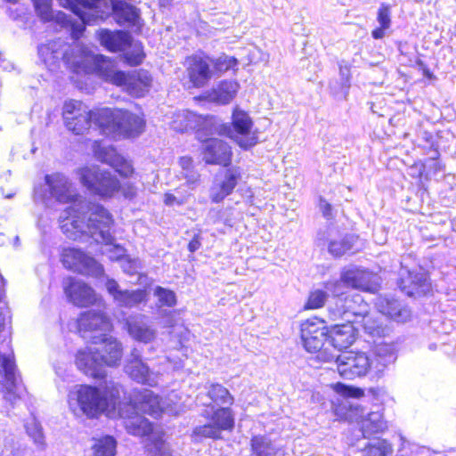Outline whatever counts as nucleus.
I'll use <instances>...</instances> for the list:
<instances>
[{
	"mask_svg": "<svg viewBox=\"0 0 456 456\" xmlns=\"http://www.w3.org/2000/svg\"><path fill=\"white\" fill-rule=\"evenodd\" d=\"M77 328L81 336L98 333L86 349L77 351V367L95 380H105L108 369L114 365V340L106 333L112 329L110 319L102 312L86 311L77 318Z\"/></svg>",
	"mask_w": 456,
	"mask_h": 456,
	"instance_id": "1",
	"label": "nucleus"
},
{
	"mask_svg": "<svg viewBox=\"0 0 456 456\" xmlns=\"http://www.w3.org/2000/svg\"><path fill=\"white\" fill-rule=\"evenodd\" d=\"M76 401L82 412L89 419L109 416L112 400L111 390L105 387L102 392L96 387L81 385L75 393Z\"/></svg>",
	"mask_w": 456,
	"mask_h": 456,
	"instance_id": "2",
	"label": "nucleus"
},
{
	"mask_svg": "<svg viewBox=\"0 0 456 456\" xmlns=\"http://www.w3.org/2000/svg\"><path fill=\"white\" fill-rule=\"evenodd\" d=\"M253 121L249 115L238 108L234 109L232 122L220 126V134L233 140L240 148L248 150L257 143V137L251 133Z\"/></svg>",
	"mask_w": 456,
	"mask_h": 456,
	"instance_id": "3",
	"label": "nucleus"
},
{
	"mask_svg": "<svg viewBox=\"0 0 456 456\" xmlns=\"http://www.w3.org/2000/svg\"><path fill=\"white\" fill-rule=\"evenodd\" d=\"M113 63L102 54L94 55L82 51L78 59L72 62L69 69L77 75L96 74L106 81L114 80Z\"/></svg>",
	"mask_w": 456,
	"mask_h": 456,
	"instance_id": "4",
	"label": "nucleus"
},
{
	"mask_svg": "<svg viewBox=\"0 0 456 456\" xmlns=\"http://www.w3.org/2000/svg\"><path fill=\"white\" fill-rule=\"evenodd\" d=\"M145 57L144 47L140 40L134 39L129 32L116 29V61L135 67L142 64Z\"/></svg>",
	"mask_w": 456,
	"mask_h": 456,
	"instance_id": "5",
	"label": "nucleus"
},
{
	"mask_svg": "<svg viewBox=\"0 0 456 456\" xmlns=\"http://www.w3.org/2000/svg\"><path fill=\"white\" fill-rule=\"evenodd\" d=\"M59 4L70 10L83 23L90 17L104 19L110 11H114L113 0H57Z\"/></svg>",
	"mask_w": 456,
	"mask_h": 456,
	"instance_id": "6",
	"label": "nucleus"
},
{
	"mask_svg": "<svg viewBox=\"0 0 456 456\" xmlns=\"http://www.w3.org/2000/svg\"><path fill=\"white\" fill-rule=\"evenodd\" d=\"M62 118L67 129L75 134H85L90 130L91 110H88L81 101H66L63 104Z\"/></svg>",
	"mask_w": 456,
	"mask_h": 456,
	"instance_id": "7",
	"label": "nucleus"
},
{
	"mask_svg": "<svg viewBox=\"0 0 456 456\" xmlns=\"http://www.w3.org/2000/svg\"><path fill=\"white\" fill-rule=\"evenodd\" d=\"M339 375L345 379H354L373 372L370 358L365 353L345 352L336 359Z\"/></svg>",
	"mask_w": 456,
	"mask_h": 456,
	"instance_id": "8",
	"label": "nucleus"
},
{
	"mask_svg": "<svg viewBox=\"0 0 456 456\" xmlns=\"http://www.w3.org/2000/svg\"><path fill=\"white\" fill-rule=\"evenodd\" d=\"M152 81L151 74L144 69L133 71L116 69V86H122L125 92L135 98L145 96L151 88Z\"/></svg>",
	"mask_w": 456,
	"mask_h": 456,
	"instance_id": "9",
	"label": "nucleus"
},
{
	"mask_svg": "<svg viewBox=\"0 0 456 456\" xmlns=\"http://www.w3.org/2000/svg\"><path fill=\"white\" fill-rule=\"evenodd\" d=\"M397 285L402 292L412 297L425 296L431 290L428 275L421 268L410 270L402 266L398 274Z\"/></svg>",
	"mask_w": 456,
	"mask_h": 456,
	"instance_id": "10",
	"label": "nucleus"
},
{
	"mask_svg": "<svg viewBox=\"0 0 456 456\" xmlns=\"http://www.w3.org/2000/svg\"><path fill=\"white\" fill-rule=\"evenodd\" d=\"M134 173L131 162L116 152V174L122 177V180L116 178V200H122L127 204L134 201L138 195V188L135 182L132 181Z\"/></svg>",
	"mask_w": 456,
	"mask_h": 456,
	"instance_id": "11",
	"label": "nucleus"
},
{
	"mask_svg": "<svg viewBox=\"0 0 456 456\" xmlns=\"http://www.w3.org/2000/svg\"><path fill=\"white\" fill-rule=\"evenodd\" d=\"M81 183L94 194L110 197L114 190V181L109 171L99 167H85L79 169Z\"/></svg>",
	"mask_w": 456,
	"mask_h": 456,
	"instance_id": "12",
	"label": "nucleus"
},
{
	"mask_svg": "<svg viewBox=\"0 0 456 456\" xmlns=\"http://www.w3.org/2000/svg\"><path fill=\"white\" fill-rule=\"evenodd\" d=\"M184 67L189 82L194 88L206 86L213 78L211 56L207 54H192L184 61Z\"/></svg>",
	"mask_w": 456,
	"mask_h": 456,
	"instance_id": "13",
	"label": "nucleus"
},
{
	"mask_svg": "<svg viewBox=\"0 0 456 456\" xmlns=\"http://www.w3.org/2000/svg\"><path fill=\"white\" fill-rule=\"evenodd\" d=\"M134 0H116V24L126 32L141 35L145 25L141 9L132 4Z\"/></svg>",
	"mask_w": 456,
	"mask_h": 456,
	"instance_id": "14",
	"label": "nucleus"
},
{
	"mask_svg": "<svg viewBox=\"0 0 456 456\" xmlns=\"http://www.w3.org/2000/svg\"><path fill=\"white\" fill-rule=\"evenodd\" d=\"M300 331L303 345L308 352H317L329 342V328L317 317L305 321Z\"/></svg>",
	"mask_w": 456,
	"mask_h": 456,
	"instance_id": "15",
	"label": "nucleus"
},
{
	"mask_svg": "<svg viewBox=\"0 0 456 456\" xmlns=\"http://www.w3.org/2000/svg\"><path fill=\"white\" fill-rule=\"evenodd\" d=\"M146 120L142 114L116 108V136L134 139L144 132Z\"/></svg>",
	"mask_w": 456,
	"mask_h": 456,
	"instance_id": "16",
	"label": "nucleus"
},
{
	"mask_svg": "<svg viewBox=\"0 0 456 456\" xmlns=\"http://www.w3.org/2000/svg\"><path fill=\"white\" fill-rule=\"evenodd\" d=\"M240 179L239 167H230L219 172L209 190V197L212 202L219 203L232 194Z\"/></svg>",
	"mask_w": 456,
	"mask_h": 456,
	"instance_id": "17",
	"label": "nucleus"
},
{
	"mask_svg": "<svg viewBox=\"0 0 456 456\" xmlns=\"http://www.w3.org/2000/svg\"><path fill=\"white\" fill-rule=\"evenodd\" d=\"M346 310L344 314L347 315L352 314L356 317L363 318V328L365 331L372 337H381L384 333L382 326L372 322L370 317L367 316L369 311V305L364 302L362 297L360 294H354L352 297H346L345 298Z\"/></svg>",
	"mask_w": 456,
	"mask_h": 456,
	"instance_id": "18",
	"label": "nucleus"
},
{
	"mask_svg": "<svg viewBox=\"0 0 456 456\" xmlns=\"http://www.w3.org/2000/svg\"><path fill=\"white\" fill-rule=\"evenodd\" d=\"M61 261L66 269L86 275L90 274L97 265L94 257L74 248H64L61 255Z\"/></svg>",
	"mask_w": 456,
	"mask_h": 456,
	"instance_id": "19",
	"label": "nucleus"
},
{
	"mask_svg": "<svg viewBox=\"0 0 456 456\" xmlns=\"http://www.w3.org/2000/svg\"><path fill=\"white\" fill-rule=\"evenodd\" d=\"M231 146L218 138H209L203 144V159L208 164L228 167L232 161Z\"/></svg>",
	"mask_w": 456,
	"mask_h": 456,
	"instance_id": "20",
	"label": "nucleus"
},
{
	"mask_svg": "<svg viewBox=\"0 0 456 456\" xmlns=\"http://www.w3.org/2000/svg\"><path fill=\"white\" fill-rule=\"evenodd\" d=\"M64 292L69 300L77 307H87L97 302L94 290L86 282L73 278H69Z\"/></svg>",
	"mask_w": 456,
	"mask_h": 456,
	"instance_id": "21",
	"label": "nucleus"
},
{
	"mask_svg": "<svg viewBox=\"0 0 456 456\" xmlns=\"http://www.w3.org/2000/svg\"><path fill=\"white\" fill-rule=\"evenodd\" d=\"M160 397L155 395L150 389H142L134 393V396L131 399V404L136 412L148 414L154 419H158L162 414V407L160 405Z\"/></svg>",
	"mask_w": 456,
	"mask_h": 456,
	"instance_id": "22",
	"label": "nucleus"
},
{
	"mask_svg": "<svg viewBox=\"0 0 456 456\" xmlns=\"http://www.w3.org/2000/svg\"><path fill=\"white\" fill-rule=\"evenodd\" d=\"M367 275V272L360 268H346L341 272L340 279L333 284L332 292L336 296L343 295L342 287L368 290Z\"/></svg>",
	"mask_w": 456,
	"mask_h": 456,
	"instance_id": "23",
	"label": "nucleus"
},
{
	"mask_svg": "<svg viewBox=\"0 0 456 456\" xmlns=\"http://www.w3.org/2000/svg\"><path fill=\"white\" fill-rule=\"evenodd\" d=\"M375 305L379 313L396 322H406L411 311L392 295H380L376 298Z\"/></svg>",
	"mask_w": 456,
	"mask_h": 456,
	"instance_id": "24",
	"label": "nucleus"
},
{
	"mask_svg": "<svg viewBox=\"0 0 456 456\" xmlns=\"http://www.w3.org/2000/svg\"><path fill=\"white\" fill-rule=\"evenodd\" d=\"M355 339V330L351 321L341 325H335L329 329V342L334 348L342 351L348 348Z\"/></svg>",
	"mask_w": 456,
	"mask_h": 456,
	"instance_id": "25",
	"label": "nucleus"
},
{
	"mask_svg": "<svg viewBox=\"0 0 456 456\" xmlns=\"http://www.w3.org/2000/svg\"><path fill=\"white\" fill-rule=\"evenodd\" d=\"M396 354L395 346L388 343H379L373 348V358L370 362L373 372L376 376H380L385 369L395 362Z\"/></svg>",
	"mask_w": 456,
	"mask_h": 456,
	"instance_id": "26",
	"label": "nucleus"
},
{
	"mask_svg": "<svg viewBox=\"0 0 456 456\" xmlns=\"http://www.w3.org/2000/svg\"><path fill=\"white\" fill-rule=\"evenodd\" d=\"M110 223V216L104 209L100 208L88 216L86 222L87 232L92 237L99 235L103 241L110 243L109 229H106L109 228Z\"/></svg>",
	"mask_w": 456,
	"mask_h": 456,
	"instance_id": "27",
	"label": "nucleus"
},
{
	"mask_svg": "<svg viewBox=\"0 0 456 456\" xmlns=\"http://www.w3.org/2000/svg\"><path fill=\"white\" fill-rule=\"evenodd\" d=\"M211 410V413L204 411L202 416L208 419L221 434L224 431L232 432L234 429L235 414L231 407H217Z\"/></svg>",
	"mask_w": 456,
	"mask_h": 456,
	"instance_id": "28",
	"label": "nucleus"
},
{
	"mask_svg": "<svg viewBox=\"0 0 456 456\" xmlns=\"http://www.w3.org/2000/svg\"><path fill=\"white\" fill-rule=\"evenodd\" d=\"M202 116L197 115L195 112L183 110L174 113L170 126L173 130L184 133L189 130H200L203 124Z\"/></svg>",
	"mask_w": 456,
	"mask_h": 456,
	"instance_id": "29",
	"label": "nucleus"
},
{
	"mask_svg": "<svg viewBox=\"0 0 456 456\" xmlns=\"http://www.w3.org/2000/svg\"><path fill=\"white\" fill-rule=\"evenodd\" d=\"M358 425L360 426L358 433L361 434L362 439H370L371 436L383 433L387 428V422L379 411L368 413Z\"/></svg>",
	"mask_w": 456,
	"mask_h": 456,
	"instance_id": "30",
	"label": "nucleus"
},
{
	"mask_svg": "<svg viewBox=\"0 0 456 456\" xmlns=\"http://www.w3.org/2000/svg\"><path fill=\"white\" fill-rule=\"evenodd\" d=\"M209 402H202V404L216 409L217 407L231 406L234 403V398L229 390L221 384H211L207 393Z\"/></svg>",
	"mask_w": 456,
	"mask_h": 456,
	"instance_id": "31",
	"label": "nucleus"
},
{
	"mask_svg": "<svg viewBox=\"0 0 456 456\" xmlns=\"http://www.w3.org/2000/svg\"><path fill=\"white\" fill-rule=\"evenodd\" d=\"M239 87L236 81L223 80L216 88L208 92V99L218 104H227L235 97Z\"/></svg>",
	"mask_w": 456,
	"mask_h": 456,
	"instance_id": "32",
	"label": "nucleus"
},
{
	"mask_svg": "<svg viewBox=\"0 0 456 456\" xmlns=\"http://www.w3.org/2000/svg\"><path fill=\"white\" fill-rule=\"evenodd\" d=\"M125 371L137 383L154 387L157 380L149 367L142 361H127Z\"/></svg>",
	"mask_w": 456,
	"mask_h": 456,
	"instance_id": "33",
	"label": "nucleus"
},
{
	"mask_svg": "<svg viewBox=\"0 0 456 456\" xmlns=\"http://www.w3.org/2000/svg\"><path fill=\"white\" fill-rule=\"evenodd\" d=\"M354 445L362 451V456H388L393 452L391 444L385 439H358Z\"/></svg>",
	"mask_w": 456,
	"mask_h": 456,
	"instance_id": "34",
	"label": "nucleus"
},
{
	"mask_svg": "<svg viewBox=\"0 0 456 456\" xmlns=\"http://www.w3.org/2000/svg\"><path fill=\"white\" fill-rule=\"evenodd\" d=\"M92 122L100 129L101 134H107L114 127V111L107 107H96L91 110Z\"/></svg>",
	"mask_w": 456,
	"mask_h": 456,
	"instance_id": "35",
	"label": "nucleus"
},
{
	"mask_svg": "<svg viewBox=\"0 0 456 456\" xmlns=\"http://www.w3.org/2000/svg\"><path fill=\"white\" fill-rule=\"evenodd\" d=\"M358 237L354 234H346L338 239H332L328 245L329 253L334 257H340L354 250Z\"/></svg>",
	"mask_w": 456,
	"mask_h": 456,
	"instance_id": "36",
	"label": "nucleus"
},
{
	"mask_svg": "<svg viewBox=\"0 0 456 456\" xmlns=\"http://www.w3.org/2000/svg\"><path fill=\"white\" fill-rule=\"evenodd\" d=\"M251 456H276L279 448L266 436H254L250 441Z\"/></svg>",
	"mask_w": 456,
	"mask_h": 456,
	"instance_id": "37",
	"label": "nucleus"
},
{
	"mask_svg": "<svg viewBox=\"0 0 456 456\" xmlns=\"http://www.w3.org/2000/svg\"><path fill=\"white\" fill-rule=\"evenodd\" d=\"M391 15L390 4L382 3L377 12V21L379 27L371 31V37L374 39H382L385 37L386 31L391 27Z\"/></svg>",
	"mask_w": 456,
	"mask_h": 456,
	"instance_id": "38",
	"label": "nucleus"
},
{
	"mask_svg": "<svg viewBox=\"0 0 456 456\" xmlns=\"http://www.w3.org/2000/svg\"><path fill=\"white\" fill-rule=\"evenodd\" d=\"M126 326L129 335L137 341L149 343L156 336L155 330L142 322L127 321Z\"/></svg>",
	"mask_w": 456,
	"mask_h": 456,
	"instance_id": "39",
	"label": "nucleus"
},
{
	"mask_svg": "<svg viewBox=\"0 0 456 456\" xmlns=\"http://www.w3.org/2000/svg\"><path fill=\"white\" fill-rule=\"evenodd\" d=\"M191 439L194 443H201L204 439L220 440L222 434L210 422L196 426L191 432Z\"/></svg>",
	"mask_w": 456,
	"mask_h": 456,
	"instance_id": "40",
	"label": "nucleus"
},
{
	"mask_svg": "<svg viewBox=\"0 0 456 456\" xmlns=\"http://www.w3.org/2000/svg\"><path fill=\"white\" fill-rule=\"evenodd\" d=\"M124 248L116 243V262H118L123 272L130 276L139 273L142 269L141 262L138 258H132L129 256L121 257Z\"/></svg>",
	"mask_w": 456,
	"mask_h": 456,
	"instance_id": "41",
	"label": "nucleus"
},
{
	"mask_svg": "<svg viewBox=\"0 0 456 456\" xmlns=\"http://www.w3.org/2000/svg\"><path fill=\"white\" fill-rule=\"evenodd\" d=\"M144 300L145 292L143 290L121 291L116 283V302H119L128 307H133L138 305Z\"/></svg>",
	"mask_w": 456,
	"mask_h": 456,
	"instance_id": "42",
	"label": "nucleus"
},
{
	"mask_svg": "<svg viewBox=\"0 0 456 456\" xmlns=\"http://www.w3.org/2000/svg\"><path fill=\"white\" fill-rule=\"evenodd\" d=\"M237 66L238 60L235 57L228 56L224 53L216 58L211 57L213 77L215 75L220 76L230 69H235Z\"/></svg>",
	"mask_w": 456,
	"mask_h": 456,
	"instance_id": "43",
	"label": "nucleus"
},
{
	"mask_svg": "<svg viewBox=\"0 0 456 456\" xmlns=\"http://www.w3.org/2000/svg\"><path fill=\"white\" fill-rule=\"evenodd\" d=\"M126 428L128 433L137 436H146L152 433V423L144 417H138L131 419Z\"/></svg>",
	"mask_w": 456,
	"mask_h": 456,
	"instance_id": "44",
	"label": "nucleus"
},
{
	"mask_svg": "<svg viewBox=\"0 0 456 456\" xmlns=\"http://www.w3.org/2000/svg\"><path fill=\"white\" fill-rule=\"evenodd\" d=\"M92 449L94 456H114V437L104 436L94 439Z\"/></svg>",
	"mask_w": 456,
	"mask_h": 456,
	"instance_id": "45",
	"label": "nucleus"
},
{
	"mask_svg": "<svg viewBox=\"0 0 456 456\" xmlns=\"http://www.w3.org/2000/svg\"><path fill=\"white\" fill-rule=\"evenodd\" d=\"M148 456H173L172 450L161 437H153L145 445Z\"/></svg>",
	"mask_w": 456,
	"mask_h": 456,
	"instance_id": "46",
	"label": "nucleus"
},
{
	"mask_svg": "<svg viewBox=\"0 0 456 456\" xmlns=\"http://www.w3.org/2000/svg\"><path fill=\"white\" fill-rule=\"evenodd\" d=\"M35 11L42 21L47 22L53 20L52 0H32Z\"/></svg>",
	"mask_w": 456,
	"mask_h": 456,
	"instance_id": "47",
	"label": "nucleus"
},
{
	"mask_svg": "<svg viewBox=\"0 0 456 456\" xmlns=\"http://www.w3.org/2000/svg\"><path fill=\"white\" fill-rule=\"evenodd\" d=\"M350 87L351 84H346L339 78L332 79L329 83L330 93L337 100H346Z\"/></svg>",
	"mask_w": 456,
	"mask_h": 456,
	"instance_id": "48",
	"label": "nucleus"
},
{
	"mask_svg": "<svg viewBox=\"0 0 456 456\" xmlns=\"http://www.w3.org/2000/svg\"><path fill=\"white\" fill-rule=\"evenodd\" d=\"M154 296L159 298L162 305L173 307L176 305V295L171 289L157 286L154 289Z\"/></svg>",
	"mask_w": 456,
	"mask_h": 456,
	"instance_id": "49",
	"label": "nucleus"
},
{
	"mask_svg": "<svg viewBox=\"0 0 456 456\" xmlns=\"http://www.w3.org/2000/svg\"><path fill=\"white\" fill-rule=\"evenodd\" d=\"M328 297L326 291L316 289L310 293L307 302L305 303V309H318L324 305Z\"/></svg>",
	"mask_w": 456,
	"mask_h": 456,
	"instance_id": "50",
	"label": "nucleus"
},
{
	"mask_svg": "<svg viewBox=\"0 0 456 456\" xmlns=\"http://www.w3.org/2000/svg\"><path fill=\"white\" fill-rule=\"evenodd\" d=\"M336 390L348 397H358L362 395V391L353 387L346 386L341 383L336 385Z\"/></svg>",
	"mask_w": 456,
	"mask_h": 456,
	"instance_id": "51",
	"label": "nucleus"
},
{
	"mask_svg": "<svg viewBox=\"0 0 456 456\" xmlns=\"http://www.w3.org/2000/svg\"><path fill=\"white\" fill-rule=\"evenodd\" d=\"M99 38L102 45L109 51L114 52V34L112 32L102 30L100 32Z\"/></svg>",
	"mask_w": 456,
	"mask_h": 456,
	"instance_id": "52",
	"label": "nucleus"
},
{
	"mask_svg": "<svg viewBox=\"0 0 456 456\" xmlns=\"http://www.w3.org/2000/svg\"><path fill=\"white\" fill-rule=\"evenodd\" d=\"M182 175L186 180L188 185L191 188L198 183L200 179V175L194 168L182 172Z\"/></svg>",
	"mask_w": 456,
	"mask_h": 456,
	"instance_id": "53",
	"label": "nucleus"
},
{
	"mask_svg": "<svg viewBox=\"0 0 456 456\" xmlns=\"http://www.w3.org/2000/svg\"><path fill=\"white\" fill-rule=\"evenodd\" d=\"M339 68V79L343 80L346 84H351V74L350 68L344 64V62H340L338 64Z\"/></svg>",
	"mask_w": 456,
	"mask_h": 456,
	"instance_id": "54",
	"label": "nucleus"
},
{
	"mask_svg": "<svg viewBox=\"0 0 456 456\" xmlns=\"http://www.w3.org/2000/svg\"><path fill=\"white\" fill-rule=\"evenodd\" d=\"M53 20H54L62 28H69V25H71V20L69 19L68 15L62 12H58L55 15H53Z\"/></svg>",
	"mask_w": 456,
	"mask_h": 456,
	"instance_id": "55",
	"label": "nucleus"
},
{
	"mask_svg": "<svg viewBox=\"0 0 456 456\" xmlns=\"http://www.w3.org/2000/svg\"><path fill=\"white\" fill-rule=\"evenodd\" d=\"M320 209L325 218L330 219L332 217V206L323 198L320 199Z\"/></svg>",
	"mask_w": 456,
	"mask_h": 456,
	"instance_id": "56",
	"label": "nucleus"
},
{
	"mask_svg": "<svg viewBox=\"0 0 456 456\" xmlns=\"http://www.w3.org/2000/svg\"><path fill=\"white\" fill-rule=\"evenodd\" d=\"M69 28H70V29H71V37L75 40L78 39L82 36V34L85 30L84 25H78L72 21H71V25H69Z\"/></svg>",
	"mask_w": 456,
	"mask_h": 456,
	"instance_id": "57",
	"label": "nucleus"
},
{
	"mask_svg": "<svg viewBox=\"0 0 456 456\" xmlns=\"http://www.w3.org/2000/svg\"><path fill=\"white\" fill-rule=\"evenodd\" d=\"M45 183L49 187L50 192L53 195H55L57 198H60V191L58 189V186L55 184V180L51 175H46Z\"/></svg>",
	"mask_w": 456,
	"mask_h": 456,
	"instance_id": "58",
	"label": "nucleus"
},
{
	"mask_svg": "<svg viewBox=\"0 0 456 456\" xmlns=\"http://www.w3.org/2000/svg\"><path fill=\"white\" fill-rule=\"evenodd\" d=\"M192 159L191 157H181L179 159L180 167H182V172H184L186 170H190L191 168H194L192 166Z\"/></svg>",
	"mask_w": 456,
	"mask_h": 456,
	"instance_id": "59",
	"label": "nucleus"
},
{
	"mask_svg": "<svg viewBox=\"0 0 456 456\" xmlns=\"http://www.w3.org/2000/svg\"><path fill=\"white\" fill-rule=\"evenodd\" d=\"M164 203L167 206H173L175 204H177L180 206L183 204V200H177V198L172 193H166L164 196Z\"/></svg>",
	"mask_w": 456,
	"mask_h": 456,
	"instance_id": "60",
	"label": "nucleus"
},
{
	"mask_svg": "<svg viewBox=\"0 0 456 456\" xmlns=\"http://www.w3.org/2000/svg\"><path fill=\"white\" fill-rule=\"evenodd\" d=\"M201 246L199 235L194 236L188 244V250L191 253L197 251Z\"/></svg>",
	"mask_w": 456,
	"mask_h": 456,
	"instance_id": "61",
	"label": "nucleus"
},
{
	"mask_svg": "<svg viewBox=\"0 0 456 456\" xmlns=\"http://www.w3.org/2000/svg\"><path fill=\"white\" fill-rule=\"evenodd\" d=\"M128 361H142V359H141V352L138 349L134 348L131 351L130 358H129Z\"/></svg>",
	"mask_w": 456,
	"mask_h": 456,
	"instance_id": "62",
	"label": "nucleus"
},
{
	"mask_svg": "<svg viewBox=\"0 0 456 456\" xmlns=\"http://www.w3.org/2000/svg\"><path fill=\"white\" fill-rule=\"evenodd\" d=\"M115 348H116V366H117L118 365V361L121 357V350H122L121 343L118 342L117 339H116Z\"/></svg>",
	"mask_w": 456,
	"mask_h": 456,
	"instance_id": "63",
	"label": "nucleus"
},
{
	"mask_svg": "<svg viewBox=\"0 0 456 456\" xmlns=\"http://www.w3.org/2000/svg\"><path fill=\"white\" fill-rule=\"evenodd\" d=\"M72 226L77 232H84L83 227L78 224V220H74L72 222Z\"/></svg>",
	"mask_w": 456,
	"mask_h": 456,
	"instance_id": "64",
	"label": "nucleus"
}]
</instances>
